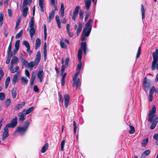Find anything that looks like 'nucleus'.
Returning <instances> with one entry per match:
<instances>
[{
	"instance_id": "20",
	"label": "nucleus",
	"mask_w": 158,
	"mask_h": 158,
	"mask_svg": "<svg viewBox=\"0 0 158 158\" xmlns=\"http://www.w3.org/2000/svg\"><path fill=\"white\" fill-rule=\"evenodd\" d=\"M151 152L150 150L148 149L145 151L141 155L140 158H145V157L149 155Z\"/></svg>"
},
{
	"instance_id": "17",
	"label": "nucleus",
	"mask_w": 158,
	"mask_h": 158,
	"mask_svg": "<svg viewBox=\"0 0 158 158\" xmlns=\"http://www.w3.org/2000/svg\"><path fill=\"white\" fill-rule=\"evenodd\" d=\"M41 40L39 38L36 39L35 44V49L36 50L40 47L41 44Z\"/></svg>"
},
{
	"instance_id": "57",
	"label": "nucleus",
	"mask_w": 158,
	"mask_h": 158,
	"mask_svg": "<svg viewBox=\"0 0 158 158\" xmlns=\"http://www.w3.org/2000/svg\"><path fill=\"white\" fill-rule=\"evenodd\" d=\"M69 58L68 57L66 59L65 63L64 64H63L64 66L67 67L69 65Z\"/></svg>"
},
{
	"instance_id": "24",
	"label": "nucleus",
	"mask_w": 158,
	"mask_h": 158,
	"mask_svg": "<svg viewBox=\"0 0 158 158\" xmlns=\"http://www.w3.org/2000/svg\"><path fill=\"white\" fill-rule=\"evenodd\" d=\"M48 143H47L42 148L40 151L42 153H44L45 151L48 149Z\"/></svg>"
},
{
	"instance_id": "31",
	"label": "nucleus",
	"mask_w": 158,
	"mask_h": 158,
	"mask_svg": "<svg viewBox=\"0 0 158 158\" xmlns=\"http://www.w3.org/2000/svg\"><path fill=\"white\" fill-rule=\"evenodd\" d=\"M91 3V0H87L85 2V6L87 10H89Z\"/></svg>"
},
{
	"instance_id": "48",
	"label": "nucleus",
	"mask_w": 158,
	"mask_h": 158,
	"mask_svg": "<svg viewBox=\"0 0 158 158\" xmlns=\"http://www.w3.org/2000/svg\"><path fill=\"white\" fill-rule=\"evenodd\" d=\"M84 12L82 10H81L79 13V18L80 20H83Z\"/></svg>"
},
{
	"instance_id": "29",
	"label": "nucleus",
	"mask_w": 158,
	"mask_h": 158,
	"mask_svg": "<svg viewBox=\"0 0 158 158\" xmlns=\"http://www.w3.org/2000/svg\"><path fill=\"white\" fill-rule=\"evenodd\" d=\"M10 81V77L8 76L6 78L5 80V88L6 89L8 87Z\"/></svg>"
},
{
	"instance_id": "64",
	"label": "nucleus",
	"mask_w": 158,
	"mask_h": 158,
	"mask_svg": "<svg viewBox=\"0 0 158 158\" xmlns=\"http://www.w3.org/2000/svg\"><path fill=\"white\" fill-rule=\"evenodd\" d=\"M22 107V106H21L20 104H17V105H16L15 106V108L16 110H18L20 108H21Z\"/></svg>"
},
{
	"instance_id": "40",
	"label": "nucleus",
	"mask_w": 158,
	"mask_h": 158,
	"mask_svg": "<svg viewBox=\"0 0 158 158\" xmlns=\"http://www.w3.org/2000/svg\"><path fill=\"white\" fill-rule=\"evenodd\" d=\"M60 47L62 48H66V44L63 41V39L62 38L60 41Z\"/></svg>"
},
{
	"instance_id": "28",
	"label": "nucleus",
	"mask_w": 158,
	"mask_h": 158,
	"mask_svg": "<svg viewBox=\"0 0 158 158\" xmlns=\"http://www.w3.org/2000/svg\"><path fill=\"white\" fill-rule=\"evenodd\" d=\"M36 78V73L34 72H33L32 76L31 78V85H33L34 83V81Z\"/></svg>"
},
{
	"instance_id": "54",
	"label": "nucleus",
	"mask_w": 158,
	"mask_h": 158,
	"mask_svg": "<svg viewBox=\"0 0 158 158\" xmlns=\"http://www.w3.org/2000/svg\"><path fill=\"white\" fill-rule=\"evenodd\" d=\"M23 44L29 49V47H30V46L29 43L27 41H24L23 42Z\"/></svg>"
},
{
	"instance_id": "41",
	"label": "nucleus",
	"mask_w": 158,
	"mask_h": 158,
	"mask_svg": "<svg viewBox=\"0 0 158 158\" xmlns=\"http://www.w3.org/2000/svg\"><path fill=\"white\" fill-rule=\"evenodd\" d=\"M23 34V30L22 29L19 32L17 33L15 35V37L16 39H17L21 37Z\"/></svg>"
},
{
	"instance_id": "5",
	"label": "nucleus",
	"mask_w": 158,
	"mask_h": 158,
	"mask_svg": "<svg viewBox=\"0 0 158 158\" xmlns=\"http://www.w3.org/2000/svg\"><path fill=\"white\" fill-rule=\"evenodd\" d=\"M156 111V107L154 105L152 106V110L150 111L148 114V121L150 122L153 121L154 116V114Z\"/></svg>"
},
{
	"instance_id": "8",
	"label": "nucleus",
	"mask_w": 158,
	"mask_h": 158,
	"mask_svg": "<svg viewBox=\"0 0 158 158\" xmlns=\"http://www.w3.org/2000/svg\"><path fill=\"white\" fill-rule=\"evenodd\" d=\"M25 111L26 110H24L18 114V116H19V121L20 123H22L25 119L24 116L27 115L25 114Z\"/></svg>"
},
{
	"instance_id": "23",
	"label": "nucleus",
	"mask_w": 158,
	"mask_h": 158,
	"mask_svg": "<svg viewBox=\"0 0 158 158\" xmlns=\"http://www.w3.org/2000/svg\"><path fill=\"white\" fill-rule=\"evenodd\" d=\"M21 81L22 84L24 85H26L28 83V80L27 79L24 77H22L21 78Z\"/></svg>"
},
{
	"instance_id": "15",
	"label": "nucleus",
	"mask_w": 158,
	"mask_h": 158,
	"mask_svg": "<svg viewBox=\"0 0 158 158\" xmlns=\"http://www.w3.org/2000/svg\"><path fill=\"white\" fill-rule=\"evenodd\" d=\"M158 122V117L155 118L153 122L152 123V124L150 127V129L152 130L154 129L156 127L157 123Z\"/></svg>"
},
{
	"instance_id": "30",
	"label": "nucleus",
	"mask_w": 158,
	"mask_h": 158,
	"mask_svg": "<svg viewBox=\"0 0 158 158\" xmlns=\"http://www.w3.org/2000/svg\"><path fill=\"white\" fill-rule=\"evenodd\" d=\"M51 6L54 5V9L52 11H54V12L55 13V11L58 10V8L57 5L55 4V0H51Z\"/></svg>"
},
{
	"instance_id": "12",
	"label": "nucleus",
	"mask_w": 158,
	"mask_h": 158,
	"mask_svg": "<svg viewBox=\"0 0 158 158\" xmlns=\"http://www.w3.org/2000/svg\"><path fill=\"white\" fill-rule=\"evenodd\" d=\"M41 59V54L40 51H38L37 52L36 57L34 61L36 62V64H38Z\"/></svg>"
},
{
	"instance_id": "36",
	"label": "nucleus",
	"mask_w": 158,
	"mask_h": 158,
	"mask_svg": "<svg viewBox=\"0 0 158 158\" xmlns=\"http://www.w3.org/2000/svg\"><path fill=\"white\" fill-rule=\"evenodd\" d=\"M92 20H88L87 23L86 24L84 28H86L87 29H88L90 28L91 27L92 29V26L91 25V23Z\"/></svg>"
},
{
	"instance_id": "11",
	"label": "nucleus",
	"mask_w": 158,
	"mask_h": 158,
	"mask_svg": "<svg viewBox=\"0 0 158 158\" xmlns=\"http://www.w3.org/2000/svg\"><path fill=\"white\" fill-rule=\"evenodd\" d=\"M64 106L66 108H67L69 102V96L68 94H65L64 96Z\"/></svg>"
},
{
	"instance_id": "4",
	"label": "nucleus",
	"mask_w": 158,
	"mask_h": 158,
	"mask_svg": "<svg viewBox=\"0 0 158 158\" xmlns=\"http://www.w3.org/2000/svg\"><path fill=\"white\" fill-rule=\"evenodd\" d=\"M18 123V118L17 116H15L14 118L13 119L10 123L7 124L5 126L8 128H13L15 127Z\"/></svg>"
},
{
	"instance_id": "27",
	"label": "nucleus",
	"mask_w": 158,
	"mask_h": 158,
	"mask_svg": "<svg viewBox=\"0 0 158 158\" xmlns=\"http://www.w3.org/2000/svg\"><path fill=\"white\" fill-rule=\"evenodd\" d=\"M64 4L63 3H62L61 4L60 12L61 16L62 17H63L64 16Z\"/></svg>"
},
{
	"instance_id": "53",
	"label": "nucleus",
	"mask_w": 158,
	"mask_h": 158,
	"mask_svg": "<svg viewBox=\"0 0 158 158\" xmlns=\"http://www.w3.org/2000/svg\"><path fill=\"white\" fill-rule=\"evenodd\" d=\"M90 12L89 10H87V11L85 12V18L84 20H87L89 16L90 15Z\"/></svg>"
},
{
	"instance_id": "47",
	"label": "nucleus",
	"mask_w": 158,
	"mask_h": 158,
	"mask_svg": "<svg viewBox=\"0 0 158 158\" xmlns=\"http://www.w3.org/2000/svg\"><path fill=\"white\" fill-rule=\"evenodd\" d=\"M11 103V101L10 98L7 99L6 100V101L5 104L6 106L7 107H9Z\"/></svg>"
},
{
	"instance_id": "25",
	"label": "nucleus",
	"mask_w": 158,
	"mask_h": 158,
	"mask_svg": "<svg viewBox=\"0 0 158 158\" xmlns=\"http://www.w3.org/2000/svg\"><path fill=\"white\" fill-rule=\"evenodd\" d=\"M16 88H13L11 90V95L13 98H15L17 96V93L16 92Z\"/></svg>"
},
{
	"instance_id": "10",
	"label": "nucleus",
	"mask_w": 158,
	"mask_h": 158,
	"mask_svg": "<svg viewBox=\"0 0 158 158\" xmlns=\"http://www.w3.org/2000/svg\"><path fill=\"white\" fill-rule=\"evenodd\" d=\"M8 128L6 126L4 128V131L2 135V139L3 140H5L6 138L9 136V131L8 130Z\"/></svg>"
},
{
	"instance_id": "2",
	"label": "nucleus",
	"mask_w": 158,
	"mask_h": 158,
	"mask_svg": "<svg viewBox=\"0 0 158 158\" xmlns=\"http://www.w3.org/2000/svg\"><path fill=\"white\" fill-rule=\"evenodd\" d=\"M153 60L152 62V70H154L156 69V64L158 61V49H156L155 52L152 53Z\"/></svg>"
},
{
	"instance_id": "44",
	"label": "nucleus",
	"mask_w": 158,
	"mask_h": 158,
	"mask_svg": "<svg viewBox=\"0 0 158 158\" xmlns=\"http://www.w3.org/2000/svg\"><path fill=\"white\" fill-rule=\"evenodd\" d=\"M55 13L54 11H52L49 14V20H51L53 19Z\"/></svg>"
},
{
	"instance_id": "49",
	"label": "nucleus",
	"mask_w": 158,
	"mask_h": 158,
	"mask_svg": "<svg viewBox=\"0 0 158 158\" xmlns=\"http://www.w3.org/2000/svg\"><path fill=\"white\" fill-rule=\"evenodd\" d=\"M155 90V88L154 86H152L151 89H150L149 94L152 95H153Z\"/></svg>"
},
{
	"instance_id": "39",
	"label": "nucleus",
	"mask_w": 158,
	"mask_h": 158,
	"mask_svg": "<svg viewBox=\"0 0 158 158\" xmlns=\"http://www.w3.org/2000/svg\"><path fill=\"white\" fill-rule=\"evenodd\" d=\"M79 63L77 64V71L81 72L80 70L81 68V65H82V63L81 62V60L80 61H79Z\"/></svg>"
},
{
	"instance_id": "26",
	"label": "nucleus",
	"mask_w": 158,
	"mask_h": 158,
	"mask_svg": "<svg viewBox=\"0 0 158 158\" xmlns=\"http://www.w3.org/2000/svg\"><path fill=\"white\" fill-rule=\"evenodd\" d=\"M18 62V58L16 56H14L11 60V64H17Z\"/></svg>"
},
{
	"instance_id": "16",
	"label": "nucleus",
	"mask_w": 158,
	"mask_h": 158,
	"mask_svg": "<svg viewBox=\"0 0 158 158\" xmlns=\"http://www.w3.org/2000/svg\"><path fill=\"white\" fill-rule=\"evenodd\" d=\"M91 31V27L88 29H87L86 28H84L83 30L82 34L88 37Z\"/></svg>"
},
{
	"instance_id": "58",
	"label": "nucleus",
	"mask_w": 158,
	"mask_h": 158,
	"mask_svg": "<svg viewBox=\"0 0 158 158\" xmlns=\"http://www.w3.org/2000/svg\"><path fill=\"white\" fill-rule=\"evenodd\" d=\"M59 97V102H63V98L62 96L60 93H58Z\"/></svg>"
},
{
	"instance_id": "46",
	"label": "nucleus",
	"mask_w": 158,
	"mask_h": 158,
	"mask_svg": "<svg viewBox=\"0 0 158 158\" xmlns=\"http://www.w3.org/2000/svg\"><path fill=\"white\" fill-rule=\"evenodd\" d=\"M80 81V80L79 78H78L77 80H76L75 81H73V83H74V84L75 85L77 89L78 88V87Z\"/></svg>"
},
{
	"instance_id": "34",
	"label": "nucleus",
	"mask_w": 158,
	"mask_h": 158,
	"mask_svg": "<svg viewBox=\"0 0 158 158\" xmlns=\"http://www.w3.org/2000/svg\"><path fill=\"white\" fill-rule=\"evenodd\" d=\"M18 81V75L17 74L14 75L12 80V83L15 85L16 84V82Z\"/></svg>"
},
{
	"instance_id": "56",
	"label": "nucleus",
	"mask_w": 158,
	"mask_h": 158,
	"mask_svg": "<svg viewBox=\"0 0 158 158\" xmlns=\"http://www.w3.org/2000/svg\"><path fill=\"white\" fill-rule=\"evenodd\" d=\"M65 143V140L64 139L61 142V151H63L64 150Z\"/></svg>"
},
{
	"instance_id": "63",
	"label": "nucleus",
	"mask_w": 158,
	"mask_h": 158,
	"mask_svg": "<svg viewBox=\"0 0 158 158\" xmlns=\"http://www.w3.org/2000/svg\"><path fill=\"white\" fill-rule=\"evenodd\" d=\"M33 90L36 92H38L39 91V89L37 85H35L34 86Z\"/></svg>"
},
{
	"instance_id": "9",
	"label": "nucleus",
	"mask_w": 158,
	"mask_h": 158,
	"mask_svg": "<svg viewBox=\"0 0 158 158\" xmlns=\"http://www.w3.org/2000/svg\"><path fill=\"white\" fill-rule=\"evenodd\" d=\"M80 9V7L79 6H77L75 7L72 16V19L73 20H76L77 19Z\"/></svg>"
},
{
	"instance_id": "22",
	"label": "nucleus",
	"mask_w": 158,
	"mask_h": 158,
	"mask_svg": "<svg viewBox=\"0 0 158 158\" xmlns=\"http://www.w3.org/2000/svg\"><path fill=\"white\" fill-rule=\"evenodd\" d=\"M44 0H39V6L40 7L41 11L42 12L44 11Z\"/></svg>"
},
{
	"instance_id": "35",
	"label": "nucleus",
	"mask_w": 158,
	"mask_h": 158,
	"mask_svg": "<svg viewBox=\"0 0 158 158\" xmlns=\"http://www.w3.org/2000/svg\"><path fill=\"white\" fill-rule=\"evenodd\" d=\"M129 126L130 130L129 131V133L130 134H134L135 131V127L133 126H131L130 125H129Z\"/></svg>"
},
{
	"instance_id": "51",
	"label": "nucleus",
	"mask_w": 158,
	"mask_h": 158,
	"mask_svg": "<svg viewBox=\"0 0 158 158\" xmlns=\"http://www.w3.org/2000/svg\"><path fill=\"white\" fill-rule=\"evenodd\" d=\"M80 73L81 72H79L77 71V72L75 73L73 78V81H75L76 80L78 75L80 74Z\"/></svg>"
},
{
	"instance_id": "37",
	"label": "nucleus",
	"mask_w": 158,
	"mask_h": 158,
	"mask_svg": "<svg viewBox=\"0 0 158 158\" xmlns=\"http://www.w3.org/2000/svg\"><path fill=\"white\" fill-rule=\"evenodd\" d=\"M20 42V40H18L15 42V48L17 50H18L19 49Z\"/></svg>"
},
{
	"instance_id": "21",
	"label": "nucleus",
	"mask_w": 158,
	"mask_h": 158,
	"mask_svg": "<svg viewBox=\"0 0 158 158\" xmlns=\"http://www.w3.org/2000/svg\"><path fill=\"white\" fill-rule=\"evenodd\" d=\"M82 26L83 25L81 23L79 22L78 23V27L77 32V35L78 36L79 35L81 31Z\"/></svg>"
},
{
	"instance_id": "62",
	"label": "nucleus",
	"mask_w": 158,
	"mask_h": 158,
	"mask_svg": "<svg viewBox=\"0 0 158 158\" xmlns=\"http://www.w3.org/2000/svg\"><path fill=\"white\" fill-rule=\"evenodd\" d=\"M44 60L45 61L47 59V50H44Z\"/></svg>"
},
{
	"instance_id": "42",
	"label": "nucleus",
	"mask_w": 158,
	"mask_h": 158,
	"mask_svg": "<svg viewBox=\"0 0 158 158\" xmlns=\"http://www.w3.org/2000/svg\"><path fill=\"white\" fill-rule=\"evenodd\" d=\"M141 53V48L140 46H139L138 48L136 56V59L137 60L138 58L139 57Z\"/></svg>"
},
{
	"instance_id": "14",
	"label": "nucleus",
	"mask_w": 158,
	"mask_h": 158,
	"mask_svg": "<svg viewBox=\"0 0 158 158\" xmlns=\"http://www.w3.org/2000/svg\"><path fill=\"white\" fill-rule=\"evenodd\" d=\"M44 75V73L43 70H40L38 74L37 77L40 82H42V81Z\"/></svg>"
},
{
	"instance_id": "59",
	"label": "nucleus",
	"mask_w": 158,
	"mask_h": 158,
	"mask_svg": "<svg viewBox=\"0 0 158 158\" xmlns=\"http://www.w3.org/2000/svg\"><path fill=\"white\" fill-rule=\"evenodd\" d=\"M28 62L27 61L24 59H23V61L22 62V65H25V66L27 67V65H28Z\"/></svg>"
},
{
	"instance_id": "6",
	"label": "nucleus",
	"mask_w": 158,
	"mask_h": 158,
	"mask_svg": "<svg viewBox=\"0 0 158 158\" xmlns=\"http://www.w3.org/2000/svg\"><path fill=\"white\" fill-rule=\"evenodd\" d=\"M150 81H148L146 77H144L143 83V89L144 91H147L148 90L150 85Z\"/></svg>"
},
{
	"instance_id": "55",
	"label": "nucleus",
	"mask_w": 158,
	"mask_h": 158,
	"mask_svg": "<svg viewBox=\"0 0 158 158\" xmlns=\"http://www.w3.org/2000/svg\"><path fill=\"white\" fill-rule=\"evenodd\" d=\"M5 98L4 93H0V100L1 101H3L4 100Z\"/></svg>"
},
{
	"instance_id": "60",
	"label": "nucleus",
	"mask_w": 158,
	"mask_h": 158,
	"mask_svg": "<svg viewBox=\"0 0 158 158\" xmlns=\"http://www.w3.org/2000/svg\"><path fill=\"white\" fill-rule=\"evenodd\" d=\"M66 67L64 66V65H62V66L61 69V73L62 75H63V74L64 71Z\"/></svg>"
},
{
	"instance_id": "33",
	"label": "nucleus",
	"mask_w": 158,
	"mask_h": 158,
	"mask_svg": "<svg viewBox=\"0 0 158 158\" xmlns=\"http://www.w3.org/2000/svg\"><path fill=\"white\" fill-rule=\"evenodd\" d=\"M82 51L81 49H79L78 52V58L79 61L81 60L82 57Z\"/></svg>"
},
{
	"instance_id": "43",
	"label": "nucleus",
	"mask_w": 158,
	"mask_h": 158,
	"mask_svg": "<svg viewBox=\"0 0 158 158\" xmlns=\"http://www.w3.org/2000/svg\"><path fill=\"white\" fill-rule=\"evenodd\" d=\"M34 109V107L33 106L29 108L27 110H26L25 112V114H28L32 111Z\"/></svg>"
},
{
	"instance_id": "38",
	"label": "nucleus",
	"mask_w": 158,
	"mask_h": 158,
	"mask_svg": "<svg viewBox=\"0 0 158 158\" xmlns=\"http://www.w3.org/2000/svg\"><path fill=\"white\" fill-rule=\"evenodd\" d=\"M86 44L85 42H82L81 43V47L79 49H81L82 51L84 49L86 48Z\"/></svg>"
},
{
	"instance_id": "52",
	"label": "nucleus",
	"mask_w": 158,
	"mask_h": 158,
	"mask_svg": "<svg viewBox=\"0 0 158 158\" xmlns=\"http://www.w3.org/2000/svg\"><path fill=\"white\" fill-rule=\"evenodd\" d=\"M80 73L81 72H79L77 71V72L75 73L73 78V81H75L76 80L78 75L80 74Z\"/></svg>"
},
{
	"instance_id": "32",
	"label": "nucleus",
	"mask_w": 158,
	"mask_h": 158,
	"mask_svg": "<svg viewBox=\"0 0 158 158\" xmlns=\"http://www.w3.org/2000/svg\"><path fill=\"white\" fill-rule=\"evenodd\" d=\"M141 11L142 12V19L143 20L145 18V8L143 5H141Z\"/></svg>"
},
{
	"instance_id": "7",
	"label": "nucleus",
	"mask_w": 158,
	"mask_h": 158,
	"mask_svg": "<svg viewBox=\"0 0 158 158\" xmlns=\"http://www.w3.org/2000/svg\"><path fill=\"white\" fill-rule=\"evenodd\" d=\"M11 47H12L10 46H9L8 48L7 52V56L6 58V64H8L9 63L11 60V58L12 56V53H11Z\"/></svg>"
},
{
	"instance_id": "45",
	"label": "nucleus",
	"mask_w": 158,
	"mask_h": 158,
	"mask_svg": "<svg viewBox=\"0 0 158 158\" xmlns=\"http://www.w3.org/2000/svg\"><path fill=\"white\" fill-rule=\"evenodd\" d=\"M73 131L74 134H76V130L77 129V126L76 122L74 120L73 122Z\"/></svg>"
},
{
	"instance_id": "61",
	"label": "nucleus",
	"mask_w": 158,
	"mask_h": 158,
	"mask_svg": "<svg viewBox=\"0 0 158 158\" xmlns=\"http://www.w3.org/2000/svg\"><path fill=\"white\" fill-rule=\"evenodd\" d=\"M8 16L9 17H11L12 16V11L11 9H9L8 10Z\"/></svg>"
},
{
	"instance_id": "1",
	"label": "nucleus",
	"mask_w": 158,
	"mask_h": 158,
	"mask_svg": "<svg viewBox=\"0 0 158 158\" xmlns=\"http://www.w3.org/2000/svg\"><path fill=\"white\" fill-rule=\"evenodd\" d=\"M31 122L29 121H27L23 127H19L17 128L15 132L20 133L21 135H24L26 132Z\"/></svg>"
},
{
	"instance_id": "13",
	"label": "nucleus",
	"mask_w": 158,
	"mask_h": 158,
	"mask_svg": "<svg viewBox=\"0 0 158 158\" xmlns=\"http://www.w3.org/2000/svg\"><path fill=\"white\" fill-rule=\"evenodd\" d=\"M32 2V0H23V7H28L27 6H30Z\"/></svg>"
},
{
	"instance_id": "3",
	"label": "nucleus",
	"mask_w": 158,
	"mask_h": 158,
	"mask_svg": "<svg viewBox=\"0 0 158 158\" xmlns=\"http://www.w3.org/2000/svg\"><path fill=\"white\" fill-rule=\"evenodd\" d=\"M34 20H30L29 22V27L30 28L29 30V33L30 37L33 38L35 34V31L34 28Z\"/></svg>"
},
{
	"instance_id": "18",
	"label": "nucleus",
	"mask_w": 158,
	"mask_h": 158,
	"mask_svg": "<svg viewBox=\"0 0 158 158\" xmlns=\"http://www.w3.org/2000/svg\"><path fill=\"white\" fill-rule=\"evenodd\" d=\"M38 64H36V62L35 61H31L28 63L27 66L29 67L31 69H33L34 66H35V68Z\"/></svg>"
},
{
	"instance_id": "50",
	"label": "nucleus",
	"mask_w": 158,
	"mask_h": 158,
	"mask_svg": "<svg viewBox=\"0 0 158 158\" xmlns=\"http://www.w3.org/2000/svg\"><path fill=\"white\" fill-rule=\"evenodd\" d=\"M148 138H147L143 139L142 143V145L145 146L148 143Z\"/></svg>"
},
{
	"instance_id": "19",
	"label": "nucleus",
	"mask_w": 158,
	"mask_h": 158,
	"mask_svg": "<svg viewBox=\"0 0 158 158\" xmlns=\"http://www.w3.org/2000/svg\"><path fill=\"white\" fill-rule=\"evenodd\" d=\"M22 15L23 17H25L27 15L28 8V7H22Z\"/></svg>"
}]
</instances>
